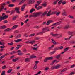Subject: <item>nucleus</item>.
<instances>
[{
  "label": "nucleus",
  "mask_w": 75,
  "mask_h": 75,
  "mask_svg": "<svg viewBox=\"0 0 75 75\" xmlns=\"http://www.w3.org/2000/svg\"><path fill=\"white\" fill-rule=\"evenodd\" d=\"M34 2H35V0H29L28 1L29 4H30L33 3H34Z\"/></svg>",
  "instance_id": "f8f14e48"
},
{
  "label": "nucleus",
  "mask_w": 75,
  "mask_h": 75,
  "mask_svg": "<svg viewBox=\"0 0 75 75\" xmlns=\"http://www.w3.org/2000/svg\"><path fill=\"white\" fill-rule=\"evenodd\" d=\"M47 4V2H45L42 4V5L44 7H46Z\"/></svg>",
  "instance_id": "5701e85b"
},
{
  "label": "nucleus",
  "mask_w": 75,
  "mask_h": 75,
  "mask_svg": "<svg viewBox=\"0 0 75 75\" xmlns=\"http://www.w3.org/2000/svg\"><path fill=\"white\" fill-rule=\"evenodd\" d=\"M12 71V69H10L7 72L8 73H10V72H11Z\"/></svg>",
  "instance_id": "37998d69"
},
{
  "label": "nucleus",
  "mask_w": 75,
  "mask_h": 75,
  "mask_svg": "<svg viewBox=\"0 0 75 75\" xmlns=\"http://www.w3.org/2000/svg\"><path fill=\"white\" fill-rule=\"evenodd\" d=\"M23 51L24 52H27V50L25 48H24L23 50Z\"/></svg>",
  "instance_id": "de8ad7c7"
},
{
  "label": "nucleus",
  "mask_w": 75,
  "mask_h": 75,
  "mask_svg": "<svg viewBox=\"0 0 75 75\" xmlns=\"http://www.w3.org/2000/svg\"><path fill=\"white\" fill-rule=\"evenodd\" d=\"M40 2L39 1H37V4H35V8H37V6H39L40 5Z\"/></svg>",
  "instance_id": "ddd939ff"
},
{
  "label": "nucleus",
  "mask_w": 75,
  "mask_h": 75,
  "mask_svg": "<svg viewBox=\"0 0 75 75\" xmlns=\"http://www.w3.org/2000/svg\"><path fill=\"white\" fill-rule=\"evenodd\" d=\"M75 64H74L73 65L71 66L70 67V68H74V67H75Z\"/></svg>",
  "instance_id": "a18cd8bd"
},
{
  "label": "nucleus",
  "mask_w": 75,
  "mask_h": 75,
  "mask_svg": "<svg viewBox=\"0 0 75 75\" xmlns=\"http://www.w3.org/2000/svg\"><path fill=\"white\" fill-rule=\"evenodd\" d=\"M35 42V41L34 40H33L31 41L30 40H29L28 41L26 42H25V43L26 44H33Z\"/></svg>",
  "instance_id": "9d476101"
},
{
  "label": "nucleus",
  "mask_w": 75,
  "mask_h": 75,
  "mask_svg": "<svg viewBox=\"0 0 75 75\" xmlns=\"http://www.w3.org/2000/svg\"><path fill=\"white\" fill-rule=\"evenodd\" d=\"M41 71H40L38 72V73L35 74V75H39V74H40L41 73Z\"/></svg>",
  "instance_id": "603ef678"
},
{
  "label": "nucleus",
  "mask_w": 75,
  "mask_h": 75,
  "mask_svg": "<svg viewBox=\"0 0 75 75\" xmlns=\"http://www.w3.org/2000/svg\"><path fill=\"white\" fill-rule=\"evenodd\" d=\"M2 16H0V21L2 20H4V19H6L8 17V16L5 15V14L3 13Z\"/></svg>",
  "instance_id": "20e7f679"
},
{
  "label": "nucleus",
  "mask_w": 75,
  "mask_h": 75,
  "mask_svg": "<svg viewBox=\"0 0 75 75\" xmlns=\"http://www.w3.org/2000/svg\"><path fill=\"white\" fill-rule=\"evenodd\" d=\"M8 6L10 7H14V4H9Z\"/></svg>",
  "instance_id": "473e14b6"
},
{
  "label": "nucleus",
  "mask_w": 75,
  "mask_h": 75,
  "mask_svg": "<svg viewBox=\"0 0 75 75\" xmlns=\"http://www.w3.org/2000/svg\"><path fill=\"white\" fill-rule=\"evenodd\" d=\"M69 27V24H67L64 27V28L65 29H68Z\"/></svg>",
  "instance_id": "a211bd4d"
},
{
  "label": "nucleus",
  "mask_w": 75,
  "mask_h": 75,
  "mask_svg": "<svg viewBox=\"0 0 75 75\" xmlns=\"http://www.w3.org/2000/svg\"><path fill=\"white\" fill-rule=\"evenodd\" d=\"M71 8H73V10H75V6H74V5L73 6L71 7Z\"/></svg>",
  "instance_id": "4d7b16f0"
},
{
  "label": "nucleus",
  "mask_w": 75,
  "mask_h": 75,
  "mask_svg": "<svg viewBox=\"0 0 75 75\" xmlns=\"http://www.w3.org/2000/svg\"><path fill=\"white\" fill-rule=\"evenodd\" d=\"M21 34H19L16 37L17 38H20V37H21Z\"/></svg>",
  "instance_id": "c03bdc74"
},
{
  "label": "nucleus",
  "mask_w": 75,
  "mask_h": 75,
  "mask_svg": "<svg viewBox=\"0 0 75 75\" xmlns=\"http://www.w3.org/2000/svg\"><path fill=\"white\" fill-rule=\"evenodd\" d=\"M37 68V64H35L33 68V69H36Z\"/></svg>",
  "instance_id": "4c0bfd02"
},
{
  "label": "nucleus",
  "mask_w": 75,
  "mask_h": 75,
  "mask_svg": "<svg viewBox=\"0 0 75 75\" xmlns=\"http://www.w3.org/2000/svg\"><path fill=\"white\" fill-rule=\"evenodd\" d=\"M66 4V2L65 1H63L62 2V4L64 5Z\"/></svg>",
  "instance_id": "e2e57ef3"
},
{
  "label": "nucleus",
  "mask_w": 75,
  "mask_h": 75,
  "mask_svg": "<svg viewBox=\"0 0 75 75\" xmlns=\"http://www.w3.org/2000/svg\"><path fill=\"white\" fill-rule=\"evenodd\" d=\"M15 11H16L17 13L20 14V8L16 7L15 8Z\"/></svg>",
  "instance_id": "4468645a"
},
{
  "label": "nucleus",
  "mask_w": 75,
  "mask_h": 75,
  "mask_svg": "<svg viewBox=\"0 0 75 75\" xmlns=\"http://www.w3.org/2000/svg\"><path fill=\"white\" fill-rule=\"evenodd\" d=\"M56 51L55 50H54V51H53V52H51L50 53V54L51 55H52V54H55V53Z\"/></svg>",
  "instance_id": "72a5a7b5"
},
{
  "label": "nucleus",
  "mask_w": 75,
  "mask_h": 75,
  "mask_svg": "<svg viewBox=\"0 0 75 75\" xmlns=\"http://www.w3.org/2000/svg\"><path fill=\"white\" fill-rule=\"evenodd\" d=\"M11 30V29L8 28L5 30L4 31H5L6 32H7V31H10V30Z\"/></svg>",
  "instance_id": "7c9ffc66"
},
{
  "label": "nucleus",
  "mask_w": 75,
  "mask_h": 75,
  "mask_svg": "<svg viewBox=\"0 0 75 75\" xmlns=\"http://www.w3.org/2000/svg\"><path fill=\"white\" fill-rule=\"evenodd\" d=\"M22 41V39H18L17 40H15V42L16 43Z\"/></svg>",
  "instance_id": "2eb2a0df"
},
{
  "label": "nucleus",
  "mask_w": 75,
  "mask_h": 75,
  "mask_svg": "<svg viewBox=\"0 0 75 75\" xmlns=\"http://www.w3.org/2000/svg\"><path fill=\"white\" fill-rule=\"evenodd\" d=\"M69 49V47H67L64 49V52H67L68 50V49Z\"/></svg>",
  "instance_id": "bb28decb"
},
{
  "label": "nucleus",
  "mask_w": 75,
  "mask_h": 75,
  "mask_svg": "<svg viewBox=\"0 0 75 75\" xmlns=\"http://www.w3.org/2000/svg\"><path fill=\"white\" fill-rule=\"evenodd\" d=\"M54 62L56 63H57V62H59V60L58 61L57 60H54Z\"/></svg>",
  "instance_id": "69168bd1"
},
{
  "label": "nucleus",
  "mask_w": 75,
  "mask_h": 75,
  "mask_svg": "<svg viewBox=\"0 0 75 75\" xmlns=\"http://www.w3.org/2000/svg\"><path fill=\"white\" fill-rule=\"evenodd\" d=\"M5 5H6L5 3H4L2 4H0V11H1L2 10V9H3L4 8V6H5Z\"/></svg>",
  "instance_id": "6e6552de"
},
{
  "label": "nucleus",
  "mask_w": 75,
  "mask_h": 75,
  "mask_svg": "<svg viewBox=\"0 0 75 75\" xmlns=\"http://www.w3.org/2000/svg\"><path fill=\"white\" fill-rule=\"evenodd\" d=\"M24 23L23 22H21V26H23V25H24Z\"/></svg>",
  "instance_id": "bf43d9fd"
},
{
  "label": "nucleus",
  "mask_w": 75,
  "mask_h": 75,
  "mask_svg": "<svg viewBox=\"0 0 75 75\" xmlns=\"http://www.w3.org/2000/svg\"><path fill=\"white\" fill-rule=\"evenodd\" d=\"M18 59H19V58H18L13 59L12 61L13 62H16V61H17V60H18Z\"/></svg>",
  "instance_id": "393cba45"
},
{
  "label": "nucleus",
  "mask_w": 75,
  "mask_h": 75,
  "mask_svg": "<svg viewBox=\"0 0 75 75\" xmlns=\"http://www.w3.org/2000/svg\"><path fill=\"white\" fill-rule=\"evenodd\" d=\"M54 45H52L51 47H49V50H51V49H52V48H54Z\"/></svg>",
  "instance_id": "c85d7f7f"
},
{
  "label": "nucleus",
  "mask_w": 75,
  "mask_h": 75,
  "mask_svg": "<svg viewBox=\"0 0 75 75\" xmlns=\"http://www.w3.org/2000/svg\"><path fill=\"white\" fill-rule=\"evenodd\" d=\"M25 0H22L21 1L19 4H22V3H24V1H25Z\"/></svg>",
  "instance_id": "58836bf2"
},
{
  "label": "nucleus",
  "mask_w": 75,
  "mask_h": 75,
  "mask_svg": "<svg viewBox=\"0 0 75 75\" xmlns=\"http://www.w3.org/2000/svg\"><path fill=\"white\" fill-rule=\"evenodd\" d=\"M13 44H14L13 43V42H11V43H8V45H12Z\"/></svg>",
  "instance_id": "49530a36"
},
{
  "label": "nucleus",
  "mask_w": 75,
  "mask_h": 75,
  "mask_svg": "<svg viewBox=\"0 0 75 75\" xmlns=\"http://www.w3.org/2000/svg\"><path fill=\"white\" fill-rule=\"evenodd\" d=\"M4 23H7V20H5L4 21Z\"/></svg>",
  "instance_id": "052dcab7"
},
{
  "label": "nucleus",
  "mask_w": 75,
  "mask_h": 75,
  "mask_svg": "<svg viewBox=\"0 0 75 75\" xmlns=\"http://www.w3.org/2000/svg\"><path fill=\"white\" fill-rule=\"evenodd\" d=\"M54 22V21L52 20H49L47 21V22H45L42 23L43 25H44V24H46L47 25H50V23H52Z\"/></svg>",
  "instance_id": "7ed1b4c3"
},
{
  "label": "nucleus",
  "mask_w": 75,
  "mask_h": 75,
  "mask_svg": "<svg viewBox=\"0 0 75 75\" xmlns=\"http://www.w3.org/2000/svg\"><path fill=\"white\" fill-rule=\"evenodd\" d=\"M35 35V34L34 33L31 34L29 36V37H33V36H34Z\"/></svg>",
  "instance_id": "8fccbe9b"
},
{
  "label": "nucleus",
  "mask_w": 75,
  "mask_h": 75,
  "mask_svg": "<svg viewBox=\"0 0 75 75\" xmlns=\"http://www.w3.org/2000/svg\"><path fill=\"white\" fill-rule=\"evenodd\" d=\"M51 40L52 42V43H53V44H57L56 41L54 40L53 39H52Z\"/></svg>",
  "instance_id": "aec40b11"
},
{
  "label": "nucleus",
  "mask_w": 75,
  "mask_h": 75,
  "mask_svg": "<svg viewBox=\"0 0 75 75\" xmlns=\"http://www.w3.org/2000/svg\"><path fill=\"white\" fill-rule=\"evenodd\" d=\"M18 25H15L11 28V29H12V30H14V29H16V28H17V27H18Z\"/></svg>",
  "instance_id": "dca6fc26"
},
{
  "label": "nucleus",
  "mask_w": 75,
  "mask_h": 75,
  "mask_svg": "<svg viewBox=\"0 0 75 75\" xmlns=\"http://www.w3.org/2000/svg\"><path fill=\"white\" fill-rule=\"evenodd\" d=\"M25 5H23L21 8V11H24V8H25Z\"/></svg>",
  "instance_id": "6ab92c4d"
},
{
  "label": "nucleus",
  "mask_w": 75,
  "mask_h": 75,
  "mask_svg": "<svg viewBox=\"0 0 75 75\" xmlns=\"http://www.w3.org/2000/svg\"><path fill=\"white\" fill-rule=\"evenodd\" d=\"M51 11L50 10L49 12L47 10L44 12H40L36 13H34L32 15L29 16V17L30 18L33 17H36L39 16L40 15H41V17H44V16H45L46 14H47V16H50L51 15Z\"/></svg>",
  "instance_id": "f257e3e1"
},
{
  "label": "nucleus",
  "mask_w": 75,
  "mask_h": 75,
  "mask_svg": "<svg viewBox=\"0 0 75 75\" xmlns=\"http://www.w3.org/2000/svg\"><path fill=\"white\" fill-rule=\"evenodd\" d=\"M28 20H29V19H27L25 21V24H26V23H27V22L28 21Z\"/></svg>",
  "instance_id": "13d9d810"
},
{
  "label": "nucleus",
  "mask_w": 75,
  "mask_h": 75,
  "mask_svg": "<svg viewBox=\"0 0 75 75\" xmlns=\"http://www.w3.org/2000/svg\"><path fill=\"white\" fill-rule=\"evenodd\" d=\"M18 54L19 55H23V54H24V53H21V52H20L18 53Z\"/></svg>",
  "instance_id": "2f4dec72"
},
{
  "label": "nucleus",
  "mask_w": 75,
  "mask_h": 75,
  "mask_svg": "<svg viewBox=\"0 0 75 75\" xmlns=\"http://www.w3.org/2000/svg\"><path fill=\"white\" fill-rule=\"evenodd\" d=\"M60 65L54 66L51 67V69H58L60 67Z\"/></svg>",
  "instance_id": "423d86ee"
},
{
  "label": "nucleus",
  "mask_w": 75,
  "mask_h": 75,
  "mask_svg": "<svg viewBox=\"0 0 75 75\" xmlns=\"http://www.w3.org/2000/svg\"><path fill=\"white\" fill-rule=\"evenodd\" d=\"M61 28V26H59L57 27L58 29H60Z\"/></svg>",
  "instance_id": "0e129e2a"
},
{
  "label": "nucleus",
  "mask_w": 75,
  "mask_h": 75,
  "mask_svg": "<svg viewBox=\"0 0 75 75\" xmlns=\"http://www.w3.org/2000/svg\"><path fill=\"white\" fill-rule=\"evenodd\" d=\"M45 32H46V30H45V28H44L42 29V32L39 33L38 34H43L45 33Z\"/></svg>",
  "instance_id": "1a4fd4ad"
},
{
  "label": "nucleus",
  "mask_w": 75,
  "mask_h": 75,
  "mask_svg": "<svg viewBox=\"0 0 75 75\" xmlns=\"http://www.w3.org/2000/svg\"><path fill=\"white\" fill-rule=\"evenodd\" d=\"M41 8H42V6H39L37 8V10H40V9H41Z\"/></svg>",
  "instance_id": "e433bc0d"
},
{
  "label": "nucleus",
  "mask_w": 75,
  "mask_h": 75,
  "mask_svg": "<svg viewBox=\"0 0 75 75\" xmlns=\"http://www.w3.org/2000/svg\"><path fill=\"white\" fill-rule=\"evenodd\" d=\"M18 33V31L16 30L14 31V33Z\"/></svg>",
  "instance_id": "774afa93"
},
{
  "label": "nucleus",
  "mask_w": 75,
  "mask_h": 75,
  "mask_svg": "<svg viewBox=\"0 0 75 75\" xmlns=\"http://www.w3.org/2000/svg\"><path fill=\"white\" fill-rule=\"evenodd\" d=\"M60 57H61V54H59L56 57V58L58 59V58H59Z\"/></svg>",
  "instance_id": "c9c22d12"
},
{
  "label": "nucleus",
  "mask_w": 75,
  "mask_h": 75,
  "mask_svg": "<svg viewBox=\"0 0 75 75\" xmlns=\"http://www.w3.org/2000/svg\"><path fill=\"white\" fill-rule=\"evenodd\" d=\"M17 16H14L13 18V20H15L17 18Z\"/></svg>",
  "instance_id": "ea45409f"
},
{
  "label": "nucleus",
  "mask_w": 75,
  "mask_h": 75,
  "mask_svg": "<svg viewBox=\"0 0 75 75\" xmlns=\"http://www.w3.org/2000/svg\"><path fill=\"white\" fill-rule=\"evenodd\" d=\"M34 11H35V9H32L30 11V13H32Z\"/></svg>",
  "instance_id": "f704fd0d"
},
{
  "label": "nucleus",
  "mask_w": 75,
  "mask_h": 75,
  "mask_svg": "<svg viewBox=\"0 0 75 75\" xmlns=\"http://www.w3.org/2000/svg\"><path fill=\"white\" fill-rule=\"evenodd\" d=\"M6 28V26H2L0 27V29H4Z\"/></svg>",
  "instance_id": "b1692460"
},
{
  "label": "nucleus",
  "mask_w": 75,
  "mask_h": 75,
  "mask_svg": "<svg viewBox=\"0 0 75 75\" xmlns=\"http://www.w3.org/2000/svg\"><path fill=\"white\" fill-rule=\"evenodd\" d=\"M57 1V0L56 1H54V4H57V1Z\"/></svg>",
  "instance_id": "338daca9"
},
{
  "label": "nucleus",
  "mask_w": 75,
  "mask_h": 75,
  "mask_svg": "<svg viewBox=\"0 0 75 75\" xmlns=\"http://www.w3.org/2000/svg\"><path fill=\"white\" fill-rule=\"evenodd\" d=\"M14 13V11H12L11 13V14H13Z\"/></svg>",
  "instance_id": "680f3d73"
},
{
  "label": "nucleus",
  "mask_w": 75,
  "mask_h": 75,
  "mask_svg": "<svg viewBox=\"0 0 75 75\" xmlns=\"http://www.w3.org/2000/svg\"><path fill=\"white\" fill-rule=\"evenodd\" d=\"M51 35H52V36H53V37H57V36H59L58 37V38H59L60 37H62V34H54L53 33H51Z\"/></svg>",
  "instance_id": "f03ea898"
},
{
  "label": "nucleus",
  "mask_w": 75,
  "mask_h": 75,
  "mask_svg": "<svg viewBox=\"0 0 75 75\" xmlns=\"http://www.w3.org/2000/svg\"><path fill=\"white\" fill-rule=\"evenodd\" d=\"M61 13V12H57V11H55L54 12H53V14H56V16H58L59 14H60Z\"/></svg>",
  "instance_id": "9b49d317"
},
{
  "label": "nucleus",
  "mask_w": 75,
  "mask_h": 75,
  "mask_svg": "<svg viewBox=\"0 0 75 75\" xmlns=\"http://www.w3.org/2000/svg\"><path fill=\"white\" fill-rule=\"evenodd\" d=\"M34 28H40V26H36L34 27Z\"/></svg>",
  "instance_id": "5fc2aeb1"
},
{
  "label": "nucleus",
  "mask_w": 75,
  "mask_h": 75,
  "mask_svg": "<svg viewBox=\"0 0 75 75\" xmlns=\"http://www.w3.org/2000/svg\"><path fill=\"white\" fill-rule=\"evenodd\" d=\"M4 47H5V46L4 45L1 46L0 47V48H1V49L4 48Z\"/></svg>",
  "instance_id": "6e6d98bb"
},
{
  "label": "nucleus",
  "mask_w": 75,
  "mask_h": 75,
  "mask_svg": "<svg viewBox=\"0 0 75 75\" xmlns=\"http://www.w3.org/2000/svg\"><path fill=\"white\" fill-rule=\"evenodd\" d=\"M62 0H61L60 1H59L58 2V4H61V3H62Z\"/></svg>",
  "instance_id": "3c124183"
},
{
  "label": "nucleus",
  "mask_w": 75,
  "mask_h": 75,
  "mask_svg": "<svg viewBox=\"0 0 75 75\" xmlns=\"http://www.w3.org/2000/svg\"><path fill=\"white\" fill-rule=\"evenodd\" d=\"M61 21H60L59 22L54 23H53V24H52L51 25V27H53V26H56L58 25H60V24H61Z\"/></svg>",
  "instance_id": "0eeeda50"
},
{
  "label": "nucleus",
  "mask_w": 75,
  "mask_h": 75,
  "mask_svg": "<svg viewBox=\"0 0 75 75\" xmlns=\"http://www.w3.org/2000/svg\"><path fill=\"white\" fill-rule=\"evenodd\" d=\"M52 59H53V57L52 56L49 57H47L45 59L44 62H46L48 60H52Z\"/></svg>",
  "instance_id": "39448f33"
},
{
  "label": "nucleus",
  "mask_w": 75,
  "mask_h": 75,
  "mask_svg": "<svg viewBox=\"0 0 75 75\" xmlns=\"http://www.w3.org/2000/svg\"><path fill=\"white\" fill-rule=\"evenodd\" d=\"M46 30L47 31H50V29H49V28L48 27H46L45 28Z\"/></svg>",
  "instance_id": "cd10ccee"
},
{
  "label": "nucleus",
  "mask_w": 75,
  "mask_h": 75,
  "mask_svg": "<svg viewBox=\"0 0 75 75\" xmlns=\"http://www.w3.org/2000/svg\"><path fill=\"white\" fill-rule=\"evenodd\" d=\"M68 17L70 18H71V19H74V18H75V17L71 15H69L68 16Z\"/></svg>",
  "instance_id": "4be33fe9"
},
{
  "label": "nucleus",
  "mask_w": 75,
  "mask_h": 75,
  "mask_svg": "<svg viewBox=\"0 0 75 75\" xmlns=\"http://www.w3.org/2000/svg\"><path fill=\"white\" fill-rule=\"evenodd\" d=\"M1 75H5V71H3L1 74Z\"/></svg>",
  "instance_id": "09e8293b"
},
{
  "label": "nucleus",
  "mask_w": 75,
  "mask_h": 75,
  "mask_svg": "<svg viewBox=\"0 0 75 75\" xmlns=\"http://www.w3.org/2000/svg\"><path fill=\"white\" fill-rule=\"evenodd\" d=\"M30 58H26L25 59V62H27L28 61H30Z\"/></svg>",
  "instance_id": "a878e982"
},
{
  "label": "nucleus",
  "mask_w": 75,
  "mask_h": 75,
  "mask_svg": "<svg viewBox=\"0 0 75 75\" xmlns=\"http://www.w3.org/2000/svg\"><path fill=\"white\" fill-rule=\"evenodd\" d=\"M5 57V56L3 55L0 57V59H3V58H4V57Z\"/></svg>",
  "instance_id": "864d4df0"
},
{
  "label": "nucleus",
  "mask_w": 75,
  "mask_h": 75,
  "mask_svg": "<svg viewBox=\"0 0 75 75\" xmlns=\"http://www.w3.org/2000/svg\"><path fill=\"white\" fill-rule=\"evenodd\" d=\"M74 33H75V31L68 32V34H69V35H72L73 34H74Z\"/></svg>",
  "instance_id": "f3484780"
},
{
  "label": "nucleus",
  "mask_w": 75,
  "mask_h": 75,
  "mask_svg": "<svg viewBox=\"0 0 75 75\" xmlns=\"http://www.w3.org/2000/svg\"><path fill=\"white\" fill-rule=\"evenodd\" d=\"M49 69V68H48V67H47L44 70L45 71H48V70Z\"/></svg>",
  "instance_id": "a19ab883"
},
{
  "label": "nucleus",
  "mask_w": 75,
  "mask_h": 75,
  "mask_svg": "<svg viewBox=\"0 0 75 75\" xmlns=\"http://www.w3.org/2000/svg\"><path fill=\"white\" fill-rule=\"evenodd\" d=\"M62 15L64 16H67V13L65 12H63L62 13Z\"/></svg>",
  "instance_id": "412c9836"
},
{
  "label": "nucleus",
  "mask_w": 75,
  "mask_h": 75,
  "mask_svg": "<svg viewBox=\"0 0 75 75\" xmlns=\"http://www.w3.org/2000/svg\"><path fill=\"white\" fill-rule=\"evenodd\" d=\"M36 57V56H34L33 55H32L30 56V58H35Z\"/></svg>",
  "instance_id": "c756f323"
},
{
  "label": "nucleus",
  "mask_w": 75,
  "mask_h": 75,
  "mask_svg": "<svg viewBox=\"0 0 75 75\" xmlns=\"http://www.w3.org/2000/svg\"><path fill=\"white\" fill-rule=\"evenodd\" d=\"M55 62L54 60L52 62V63H51L50 65H52L54 63H55Z\"/></svg>",
  "instance_id": "79ce46f5"
}]
</instances>
